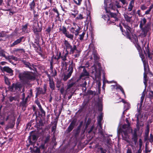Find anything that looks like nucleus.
Listing matches in <instances>:
<instances>
[{
    "instance_id": "3",
    "label": "nucleus",
    "mask_w": 153,
    "mask_h": 153,
    "mask_svg": "<svg viewBox=\"0 0 153 153\" xmlns=\"http://www.w3.org/2000/svg\"><path fill=\"white\" fill-rule=\"evenodd\" d=\"M20 79L23 80H34L35 78L33 75L28 72H25L19 75Z\"/></svg>"
},
{
    "instance_id": "48",
    "label": "nucleus",
    "mask_w": 153,
    "mask_h": 153,
    "mask_svg": "<svg viewBox=\"0 0 153 153\" xmlns=\"http://www.w3.org/2000/svg\"><path fill=\"white\" fill-rule=\"evenodd\" d=\"M61 53L60 52L59 53V54L58 55H56L57 57V60H59L61 58Z\"/></svg>"
},
{
    "instance_id": "38",
    "label": "nucleus",
    "mask_w": 153,
    "mask_h": 153,
    "mask_svg": "<svg viewBox=\"0 0 153 153\" xmlns=\"http://www.w3.org/2000/svg\"><path fill=\"white\" fill-rule=\"evenodd\" d=\"M98 106L99 107V110L100 111H101L102 110V105L101 103H100L98 104Z\"/></svg>"
},
{
    "instance_id": "26",
    "label": "nucleus",
    "mask_w": 153,
    "mask_h": 153,
    "mask_svg": "<svg viewBox=\"0 0 153 153\" xmlns=\"http://www.w3.org/2000/svg\"><path fill=\"white\" fill-rule=\"evenodd\" d=\"M153 7V5H152L150 6L148 10L145 11V14L147 15L149 14V13Z\"/></svg>"
},
{
    "instance_id": "52",
    "label": "nucleus",
    "mask_w": 153,
    "mask_h": 153,
    "mask_svg": "<svg viewBox=\"0 0 153 153\" xmlns=\"http://www.w3.org/2000/svg\"><path fill=\"white\" fill-rule=\"evenodd\" d=\"M0 56H2L5 58L6 59H9V57H7L3 52L1 54Z\"/></svg>"
},
{
    "instance_id": "15",
    "label": "nucleus",
    "mask_w": 153,
    "mask_h": 153,
    "mask_svg": "<svg viewBox=\"0 0 153 153\" xmlns=\"http://www.w3.org/2000/svg\"><path fill=\"white\" fill-rule=\"evenodd\" d=\"M3 70L7 73L13 75V70L8 67L5 66L3 68Z\"/></svg>"
},
{
    "instance_id": "43",
    "label": "nucleus",
    "mask_w": 153,
    "mask_h": 153,
    "mask_svg": "<svg viewBox=\"0 0 153 153\" xmlns=\"http://www.w3.org/2000/svg\"><path fill=\"white\" fill-rule=\"evenodd\" d=\"M12 59L14 60H16V61H17L18 60V59L17 57L14 56H10V58H9V59Z\"/></svg>"
},
{
    "instance_id": "4",
    "label": "nucleus",
    "mask_w": 153,
    "mask_h": 153,
    "mask_svg": "<svg viewBox=\"0 0 153 153\" xmlns=\"http://www.w3.org/2000/svg\"><path fill=\"white\" fill-rule=\"evenodd\" d=\"M73 25L74 27L70 28V31L71 33L74 34L76 36H77L79 34L81 28L77 24L75 23H73Z\"/></svg>"
},
{
    "instance_id": "20",
    "label": "nucleus",
    "mask_w": 153,
    "mask_h": 153,
    "mask_svg": "<svg viewBox=\"0 0 153 153\" xmlns=\"http://www.w3.org/2000/svg\"><path fill=\"white\" fill-rule=\"evenodd\" d=\"M102 119V115L101 114L99 116L98 119V124L101 128H102L101 122Z\"/></svg>"
},
{
    "instance_id": "10",
    "label": "nucleus",
    "mask_w": 153,
    "mask_h": 153,
    "mask_svg": "<svg viewBox=\"0 0 153 153\" xmlns=\"http://www.w3.org/2000/svg\"><path fill=\"white\" fill-rule=\"evenodd\" d=\"M25 52V50L23 49H16L14 51V52L16 55L18 56Z\"/></svg>"
},
{
    "instance_id": "45",
    "label": "nucleus",
    "mask_w": 153,
    "mask_h": 153,
    "mask_svg": "<svg viewBox=\"0 0 153 153\" xmlns=\"http://www.w3.org/2000/svg\"><path fill=\"white\" fill-rule=\"evenodd\" d=\"M39 148L42 149H44L45 148V144L42 143V144L41 145L39 146Z\"/></svg>"
},
{
    "instance_id": "61",
    "label": "nucleus",
    "mask_w": 153,
    "mask_h": 153,
    "mask_svg": "<svg viewBox=\"0 0 153 153\" xmlns=\"http://www.w3.org/2000/svg\"><path fill=\"white\" fill-rule=\"evenodd\" d=\"M111 141V140L110 139H108L107 140L106 142V145L108 146L109 145H110V141Z\"/></svg>"
},
{
    "instance_id": "18",
    "label": "nucleus",
    "mask_w": 153,
    "mask_h": 153,
    "mask_svg": "<svg viewBox=\"0 0 153 153\" xmlns=\"http://www.w3.org/2000/svg\"><path fill=\"white\" fill-rule=\"evenodd\" d=\"M121 101L124 103V108L125 110H127L130 108V104L128 102H126L123 99H122Z\"/></svg>"
},
{
    "instance_id": "7",
    "label": "nucleus",
    "mask_w": 153,
    "mask_h": 153,
    "mask_svg": "<svg viewBox=\"0 0 153 153\" xmlns=\"http://www.w3.org/2000/svg\"><path fill=\"white\" fill-rule=\"evenodd\" d=\"M22 62L25 65V67L29 68L30 70H33L34 66L33 64L30 63V62L24 60H23Z\"/></svg>"
},
{
    "instance_id": "56",
    "label": "nucleus",
    "mask_w": 153,
    "mask_h": 153,
    "mask_svg": "<svg viewBox=\"0 0 153 153\" xmlns=\"http://www.w3.org/2000/svg\"><path fill=\"white\" fill-rule=\"evenodd\" d=\"M145 151L147 153L148 152H151V150H150L149 149L147 148V146H146V147Z\"/></svg>"
},
{
    "instance_id": "51",
    "label": "nucleus",
    "mask_w": 153,
    "mask_h": 153,
    "mask_svg": "<svg viewBox=\"0 0 153 153\" xmlns=\"http://www.w3.org/2000/svg\"><path fill=\"white\" fill-rule=\"evenodd\" d=\"M0 56H2L5 58L6 59H9V57H7L3 52L1 54Z\"/></svg>"
},
{
    "instance_id": "54",
    "label": "nucleus",
    "mask_w": 153,
    "mask_h": 153,
    "mask_svg": "<svg viewBox=\"0 0 153 153\" xmlns=\"http://www.w3.org/2000/svg\"><path fill=\"white\" fill-rule=\"evenodd\" d=\"M120 1L123 5H124L126 3V0H119Z\"/></svg>"
},
{
    "instance_id": "41",
    "label": "nucleus",
    "mask_w": 153,
    "mask_h": 153,
    "mask_svg": "<svg viewBox=\"0 0 153 153\" xmlns=\"http://www.w3.org/2000/svg\"><path fill=\"white\" fill-rule=\"evenodd\" d=\"M85 34V33L83 32L82 34L79 35V39L80 40H82L83 39Z\"/></svg>"
},
{
    "instance_id": "64",
    "label": "nucleus",
    "mask_w": 153,
    "mask_h": 153,
    "mask_svg": "<svg viewBox=\"0 0 153 153\" xmlns=\"http://www.w3.org/2000/svg\"><path fill=\"white\" fill-rule=\"evenodd\" d=\"M126 153H132L131 150L130 149H128Z\"/></svg>"
},
{
    "instance_id": "55",
    "label": "nucleus",
    "mask_w": 153,
    "mask_h": 153,
    "mask_svg": "<svg viewBox=\"0 0 153 153\" xmlns=\"http://www.w3.org/2000/svg\"><path fill=\"white\" fill-rule=\"evenodd\" d=\"M41 31V30L40 29H39L38 30H37L36 28H34V31L35 33L36 32H40Z\"/></svg>"
},
{
    "instance_id": "36",
    "label": "nucleus",
    "mask_w": 153,
    "mask_h": 153,
    "mask_svg": "<svg viewBox=\"0 0 153 153\" xmlns=\"http://www.w3.org/2000/svg\"><path fill=\"white\" fill-rule=\"evenodd\" d=\"M84 18L83 17L82 14H79L78 16L76 18V19H82Z\"/></svg>"
},
{
    "instance_id": "42",
    "label": "nucleus",
    "mask_w": 153,
    "mask_h": 153,
    "mask_svg": "<svg viewBox=\"0 0 153 153\" xmlns=\"http://www.w3.org/2000/svg\"><path fill=\"white\" fill-rule=\"evenodd\" d=\"M94 59L95 60H97L99 59L98 57L97 56V55L96 53H94L93 54Z\"/></svg>"
},
{
    "instance_id": "53",
    "label": "nucleus",
    "mask_w": 153,
    "mask_h": 153,
    "mask_svg": "<svg viewBox=\"0 0 153 153\" xmlns=\"http://www.w3.org/2000/svg\"><path fill=\"white\" fill-rule=\"evenodd\" d=\"M146 75H145V74H144V84L145 85L146 84Z\"/></svg>"
},
{
    "instance_id": "28",
    "label": "nucleus",
    "mask_w": 153,
    "mask_h": 153,
    "mask_svg": "<svg viewBox=\"0 0 153 153\" xmlns=\"http://www.w3.org/2000/svg\"><path fill=\"white\" fill-rule=\"evenodd\" d=\"M110 15L111 17L114 18V19L115 21H117V15L116 13H111Z\"/></svg>"
},
{
    "instance_id": "9",
    "label": "nucleus",
    "mask_w": 153,
    "mask_h": 153,
    "mask_svg": "<svg viewBox=\"0 0 153 153\" xmlns=\"http://www.w3.org/2000/svg\"><path fill=\"white\" fill-rule=\"evenodd\" d=\"M83 68V71L80 76V78L83 76H89V74L86 70L85 66H80L79 68Z\"/></svg>"
},
{
    "instance_id": "50",
    "label": "nucleus",
    "mask_w": 153,
    "mask_h": 153,
    "mask_svg": "<svg viewBox=\"0 0 153 153\" xmlns=\"http://www.w3.org/2000/svg\"><path fill=\"white\" fill-rule=\"evenodd\" d=\"M41 113L42 114V115H45V111L43 110V109L42 108H41L40 109H39Z\"/></svg>"
},
{
    "instance_id": "8",
    "label": "nucleus",
    "mask_w": 153,
    "mask_h": 153,
    "mask_svg": "<svg viewBox=\"0 0 153 153\" xmlns=\"http://www.w3.org/2000/svg\"><path fill=\"white\" fill-rule=\"evenodd\" d=\"M37 0H33L29 4L30 10L33 11L34 13L36 12L35 10V9L36 6L35 2H36Z\"/></svg>"
},
{
    "instance_id": "25",
    "label": "nucleus",
    "mask_w": 153,
    "mask_h": 153,
    "mask_svg": "<svg viewBox=\"0 0 153 153\" xmlns=\"http://www.w3.org/2000/svg\"><path fill=\"white\" fill-rule=\"evenodd\" d=\"M27 24H26L25 25L22 26V31L23 32H24L25 33H26L27 32V31H26V30L27 29Z\"/></svg>"
},
{
    "instance_id": "6",
    "label": "nucleus",
    "mask_w": 153,
    "mask_h": 153,
    "mask_svg": "<svg viewBox=\"0 0 153 153\" xmlns=\"http://www.w3.org/2000/svg\"><path fill=\"white\" fill-rule=\"evenodd\" d=\"M68 54V51L66 53L63 54L62 56H61V58L62 59V64L63 67H66L67 65V63L65 62L67 60V56Z\"/></svg>"
},
{
    "instance_id": "33",
    "label": "nucleus",
    "mask_w": 153,
    "mask_h": 153,
    "mask_svg": "<svg viewBox=\"0 0 153 153\" xmlns=\"http://www.w3.org/2000/svg\"><path fill=\"white\" fill-rule=\"evenodd\" d=\"M74 2L78 5H79L81 3L82 0H74Z\"/></svg>"
},
{
    "instance_id": "27",
    "label": "nucleus",
    "mask_w": 153,
    "mask_h": 153,
    "mask_svg": "<svg viewBox=\"0 0 153 153\" xmlns=\"http://www.w3.org/2000/svg\"><path fill=\"white\" fill-rule=\"evenodd\" d=\"M87 17L86 21H90L91 20V16H90V13L89 10H87Z\"/></svg>"
},
{
    "instance_id": "58",
    "label": "nucleus",
    "mask_w": 153,
    "mask_h": 153,
    "mask_svg": "<svg viewBox=\"0 0 153 153\" xmlns=\"http://www.w3.org/2000/svg\"><path fill=\"white\" fill-rule=\"evenodd\" d=\"M51 30V28L50 27H48V28L46 29V31L48 33H49Z\"/></svg>"
},
{
    "instance_id": "40",
    "label": "nucleus",
    "mask_w": 153,
    "mask_h": 153,
    "mask_svg": "<svg viewBox=\"0 0 153 153\" xmlns=\"http://www.w3.org/2000/svg\"><path fill=\"white\" fill-rule=\"evenodd\" d=\"M147 8V7L144 4L140 6L141 9L143 10H146Z\"/></svg>"
},
{
    "instance_id": "22",
    "label": "nucleus",
    "mask_w": 153,
    "mask_h": 153,
    "mask_svg": "<svg viewBox=\"0 0 153 153\" xmlns=\"http://www.w3.org/2000/svg\"><path fill=\"white\" fill-rule=\"evenodd\" d=\"M64 44L66 47V51L67 49H69L70 48H71L70 47L71 45L68 41L65 40L64 41Z\"/></svg>"
},
{
    "instance_id": "16",
    "label": "nucleus",
    "mask_w": 153,
    "mask_h": 153,
    "mask_svg": "<svg viewBox=\"0 0 153 153\" xmlns=\"http://www.w3.org/2000/svg\"><path fill=\"white\" fill-rule=\"evenodd\" d=\"M95 75L96 77H98L101 75V68L99 67V68L97 69V68H95L94 70Z\"/></svg>"
},
{
    "instance_id": "1",
    "label": "nucleus",
    "mask_w": 153,
    "mask_h": 153,
    "mask_svg": "<svg viewBox=\"0 0 153 153\" xmlns=\"http://www.w3.org/2000/svg\"><path fill=\"white\" fill-rule=\"evenodd\" d=\"M147 22V20L145 18L141 19L140 22V28L141 30V35L146 36L148 33H149L151 30L150 26L147 24L145 25Z\"/></svg>"
},
{
    "instance_id": "17",
    "label": "nucleus",
    "mask_w": 153,
    "mask_h": 153,
    "mask_svg": "<svg viewBox=\"0 0 153 153\" xmlns=\"http://www.w3.org/2000/svg\"><path fill=\"white\" fill-rule=\"evenodd\" d=\"M134 0H131L129 4L128 7V11H131L132 10L134 5Z\"/></svg>"
},
{
    "instance_id": "31",
    "label": "nucleus",
    "mask_w": 153,
    "mask_h": 153,
    "mask_svg": "<svg viewBox=\"0 0 153 153\" xmlns=\"http://www.w3.org/2000/svg\"><path fill=\"white\" fill-rule=\"evenodd\" d=\"M133 139L134 140V143H136L137 142V135L136 133H135L134 134L133 137Z\"/></svg>"
},
{
    "instance_id": "19",
    "label": "nucleus",
    "mask_w": 153,
    "mask_h": 153,
    "mask_svg": "<svg viewBox=\"0 0 153 153\" xmlns=\"http://www.w3.org/2000/svg\"><path fill=\"white\" fill-rule=\"evenodd\" d=\"M73 72V69L72 68L68 74L67 75H65L63 78V80L64 81H66L71 76Z\"/></svg>"
},
{
    "instance_id": "35",
    "label": "nucleus",
    "mask_w": 153,
    "mask_h": 153,
    "mask_svg": "<svg viewBox=\"0 0 153 153\" xmlns=\"http://www.w3.org/2000/svg\"><path fill=\"white\" fill-rule=\"evenodd\" d=\"M31 137L32 138L33 141H36L37 140V137L36 136L35 134H33L31 135Z\"/></svg>"
},
{
    "instance_id": "30",
    "label": "nucleus",
    "mask_w": 153,
    "mask_h": 153,
    "mask_svg": "<svg viewBox=\"0 0 153 153\" xmlns=\"http://www.w3.org/2000/svg\"><path fill=\"white\" fill-rule=\"evenodd\" d=\"M117 89H119L122 92V93L124 94L125 97V94L123 88L120 86H117L116 88Z\"/></svg>"
},
{
    "instance_id": "46",
    "label": "nucleus",
    "mask_w": 153,
    "mask_h": 153,
    "mask_svg": "<svg viewBox=\"0 0 153 153\" xmlns=\"http://www.w3.org/2000/svg\"><path fill=\"white\" fill-rule=\"evenodd\" d=\"M38 93L39 94H44L43 92L42 91V89L39 88L38 91Z\"/></svg>"
},
{
    "instance_id": "47",
    "label": "nucleus",
    "mask_w": 153,
    "mask_h": 153,
    "mask_svg": "<svg viewBox=\"0 0 153 153\" xmlns=\"http://www.w3.org/2000/svg\"><path fill=\"white\" fill-rule=\"evenodd\" d=\"M150 142L152 143L153 142V135H152L151 134H150V138L149 139Z\"/></svg>"
},
{
    "instance_id": "29",
    "label": "nucleus",
    "mask_w": 153,
    "mask_h": 153,
    "mask_svg": "<svg viewBox=\"0 0 153 153\" xmlns=\"http://www.w3.org/2000/svg\"><path fill=\"white\" fill-rule=\"evenodd\" d=\"M85 5L87 10H90L91 9V5L89 1H88V2Z\"/></svg>"
},
{
    "instance_id": "2",
    "label": "nucleus",
    "mask_w": 153,
    "mask_h": 153,
    "mask_svg": "<svg viewBox=\"0 0 153 153\" xmlns=\"http://www.w3.org/2000/svg\"><path fill=\"white\" fill-rule=\"evenodd\" d=\"M126 121L127 124H125L123 125L122 127L123 129L121 132L123 138L125 140H126V139L128 138V134L130 129L129 121L127 119H126Z\"/></svg>"
},
{
    "instance_id": "32",
    "label": "nucleus",
    "mask_w": 153,
    "mask_h": 153,
    "mask_svg": "<svg viewBox=\"0 0 153 153\" xmlns=\"http://www.w3.org/2000/svg\"><path fill=\"white\" fill-rule=\"evenodd\" d=\"M53 11L54 12H55L57 14V15H56V17L57 18H58L59 17V12L57 10V9L56 8H53Z\"/></svg>"
},
{
    "instance_id": "39",
    "label": "nucleus",
    "mask_w": 153,
    "mask_h": 153,
    "mask_svg": "<svg viewBox=\"0 0 153 153\" xmlns=\"http://www.w3.org/2000/svg\"><path fill=\"white\" fill-rule=\"evenodd\" d=\"M56 128V125L53 126L51 128V131L52 132L55 133Z\"/></svg>"
},
{
    "instance_id": "14",
    "label": "nucleus",
    "mask_w": 153,
    "mask_h": 153,
    "mask_svg": "<svg viewBox=\"0 0 153 153\" xmlns=\"http://www.w3.org/2000/svg\"><path fill=\"white\" fill-rule=\"evenodd\" d=\"M114 5L112 6L111 9L113 10H115V6H116L117 8H120L121 7V5L120 4V2L116 0L114 2Z\"/></svg>"
},
{
    "instance_id": "23",
    "label": "nucleus",
    "mask_w": 153,
    "mask_h": 153,
    "mask_svg": "<svg viewBox=\"0 0 153 153\" xmlns=\"http://www.w3.org/2000/svg\"><path fill=\"white\" fill-rule=\"evenodd\" d=\"M49 82L50 88L52 90H54V89L55 86L53 81L50 79L49 80Z\"/></svg>"
},
{
    "instance_id": "21",
    "label": "nucleus",
    "mask_w": 153,
    "mask_h": 153,
    "mask_svg": "<svg viewBox=\"0 0 153 153\" xmlns=\"http://www.w3.org/2000/svg\"><path fill=\"white\" fill-rule=\"evenodd\" d=\"M124 18L126 22H130L131 20L132 17H130L128 16L126 14H124Z\"/></svg>"
},
{
    "instance_id": "5",
    "label": "nucleus",
    "mask_w": 153,
    "mask_h": 153,
    "mask_svg": "<svg viewBox=\"0 0 153 153\" xmlns=\"http://www.w3.org/2000/svg\"><path fill=\"white\" fill-rule=\"evenodd\" d=\"M60 30L65 35V36L67 37L70 39L71 40L73 39L74 37V35L70 34L69 32H67L66 29L65 27H63L62 28L60 29Z\"/></svg>"
},
{
    "instance_id": "62",
    "label": "nucleus",
    "mask_w": 153,
    "mask_h": 153,
    "mask_svg": "<svg viewBox=\"0 0 153 153\" xmlns=\"http://www.w3.org/2000/svg\"><path fill=\"white\" fill-rule=\"evenodd\" d=\"M64 4H66L68 3L69 0H63Z\"/></svg>"
},
{
    "instance_id": "37",
    "label": "nucleus",
    "mask_w": 153,
    "mask_h": 153,
    "mask_svg": "<svg viewBox=\"0 0 153 153\" xmlns=\"http://www.w3.org/2000/svg\"><path fill=\"white\" fill-rule=\"evenodd\" d=\"M5 82L6 84L7 85H9L10 84V82H9V79L7 77L5 78Z\"/></svg>"
},
{
    "instance_id": "57",
    "label": "nucleus",
    "mask_w": 153,
    "mask_h": 153,
    "mask_svg": "<svg viewBox=\"0 0 153 153\" xmlns=\"http://www.w3.org/2000/svg\"><path fill=\"white\" fill-rule=\"evenodd\" d=\"M64 91V89L63 88H62L60 90V91L61 94H63Z\"/></svg>"
},
{
    "instance_id": "13",
    "label": "nucleus",
    "mask_w": 153,
    "mask_h": 153,
    "mask_svg": "<svg viewBox=\"0 0 153 153\" xmlns=\"http://www.w3.org/2000/svg\"><path fill=\"white\" fill-rule=\"evenodd\" d=\"M75 125V122L74 121H72L67 128V131L68 132H70L72 130Z\"/></svg>"
},
{
    "instance_id": "11",
    "label": "nucleus",
    "mask_w": 153,
    "mask_h": 153,
    "mask_svg": "<svg viewBox=\"0 0 153 153\" xmlns=\"http://www.w3.org/2000/svg\"><path fill=\"white\" fill-rule=\"evenodd\" d=\"M123 25L126 30V32L125 33V35L128 36L130 33H131V27L128 26L127 24H123Z\"/></svg>"
},
{
    "instance_id": "60",
    "label": "nucleus",
    "mask_w": 153,
    "mask_h": 153,
    "mask_svg": "<svg viewBox=\"0 0 153 153\" xmlns=\"http://www.w3.org/2000/svg\"><path fill=\"white\" fill-rule=\"evenodd\" d=\"M149 95L150 96L153 97V91H150L149 93Z\"/></svg>"
},
{
    "instance_id": "63",
    "label": "nucleus",
    "mask_w": 153,
    "mask_h": 153,
    "mask_svg": "<svg viewBox=\"0 0 153 153\" xmlns=\"http://www.w3.org/2000/svg\"><path fill=\"white\" fill-rule=\"evenodd\" d=\"M12 84L13 88H14L15 89H16L17 88V85L14 83H13Z\"/></svg>"
},
{
    "instance_id": "59",
    "label": "nucleus",
    "mask_w": 153,
    "mask_h": 153,
    "mask_svg": "<svg viewBox=\"0 0 153 153\" xmlns=\"http://www.w3.org/2000/svg\"><path fill=\"white\" fill-rule=\"evenodd\" d=\"M94 128V127L93 126H92L91 127L90 129V130H89L88 132V133H90L92 131V130Z\"/></svg>"
},
{
    "instance_id": "44",
    "label": "nucleus",
    "mask_w": 153,
    "mask_h": 153,
    "mask_svg": "<svg viewBox=\"0 0 153 153\" xmlns=\"http://www.w3.org/2000/svg\"><path fill=\"white\" fill-rule=\"evenodd\" d=\"M74 13H71V15L74 16L75 17L76 15L77 14L78 11L77 10H75L74 11Z\"/></svg>"
},
{
    "instance_id": "24",
    "label": "nucleus",
    "mask_w": 153,
    "mask_h": 153,
    "mask_svg": "<svg viewBox=\"0 0 153 153\" xmlns=\"http://www.w3.org/2000/svg\"><path fill=\"white\" fill-rule=\"evenodd\" d=\"M71 48H70V54H73L74 51L75 50H76V47L75 45H74L73 47H72V46L70 47Z\"/></svg>"
},
{
    "instance_id": "12",
    "label": "nucleus",
    "mask_w": 153,
    "mask_h": 153,
    "mask_svg": "<svg viewBox=\"0 0 153 153\" xmlns=\"http://www.w3.org/2000/svg\"><path fill=\"white\" fill-rule=\"evenodd\" d=\"M23 38V37H22L17 39L10 46L11 47H13L20 43L22 42V41Z\"/></svg>"
},
{
    "instance_id": "49",
    "label": "nucleus",
    "mask_w": 153,
    "mask_h": 153,
    "mask_svg": "<svg viewBox=\"0 0 153 153\" xmlns=\"http://www.w3.org/2000/svg\"><path fill=\"white\" fill-rule=\"evenodd\" d=\"M139 143L140 148V149H141L142 146V142L141 139H140L139 140Z\"/></svg>"
},
{
    "instance_id": "34",
    "label": "nucleus",
    "mask_w": 153,
    "mask_h": 153,
    "mask_svg": "<svg viewBox=\"0 0 153 153\" xmlns=\"http://www.w3.org/2000/svg\"><path fill=\"white\" fill-rule=\"evenodd\" d=\"M50 136L49 135H48V136H47L45 138V141H44V143H45V144L47 143V142H48L49 140H50Z\"/></svg>"
}]
</instances>
